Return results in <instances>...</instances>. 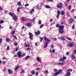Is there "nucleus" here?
I'll return each mask as SVG.
<instances>
[{"mask_svg":"<svg viewBox=\"0 0 76 76\" xmlns=\"http://www.w3.org/2000/svg\"><path fill=\"white\" fill-rule=\"evenodd\" d=\"M6 57H3L2 58V59L3 60H5V59H6Z\"/></svg>","mask_w":76,"mask_h":76,"instance_id":"338daca9","label":"nucleus"},{"mask_svg":"<svg viewBox=\"0 0 76 76\" xmlns=\"http://www.w3.org/2000/svg\"><path fill=\"white\" fill-rule=\"evenodd\" d=\"M43 26H44V25H43V24H41L40 26V28H43Z\"/></svg>","mask_w":76,"mask_h":76,"instance_id":"72a5a7b5","label":"nucleus"},{"mask_svg":"<svg viewBox=\"0 0 76 76\" xmlns=\"http://www.w3.org/2000/svg\"><path fill=\"white\" fill-rule=\"evenodd\" d=\"M48 43L47 42H46L45 44V45L44 47V48H45L47 47V45H48Z\"/></svg>","mask_w":76,"mask_h":76,"instance_id":"aec40b11","label":"nucleus"},{"mask_svg":"<svg viewBox=\"0 0 76 76\" xmlns=\"http://www.w3.org/2000/svg\"><path fill=\"white\" fill-rule=\"evenodd\" d=\"M25 71H24V70H23V69H22V72H21V73H24Z\"/></svg>","mask_w":76,"mask_h":76,"instance_id":"09e8293b","label":"nucleus"},{"mask_svg":"<svg viewBox=\"0 0 76 76\" xmlns=\"http://www.w3.org/2000/svg\"><path fill=\"white\" fill-rule=\"evenodd\" d=\"M56 17L58 19V18H59V15H57Z\"/></svg>","mask_w":76,"mask_h":76,"instance_id":"4d7b16f0","label":"nucleus"},{"mask_svg":"<svg viewBox=\"0 0 76 76\" xmlns=\"http://www.w3.org/2000/svg\"><path fill=\"white\" fill-rule=\"evenodd\" d=\"M73 22V20L72 18H70L69 21V23H71L72 22Z\"/></svg>","mask_w":76,"mask_h":76,"instance_id":"412c9836","label":"nucleus"},{"mask_svg":"<svg viewBox=\"0 0 76 76\" xmlns=\"http://www.w3.org/2000/svg\"><path fill=\"white\" fill-rule=\"evenodd\" d=\"M13 37H14L15 38V39H17V37H16V36H15V35H13Z\"/></svg>","mask_w":76,"mask_h":76,"instance_id":"49530a36","label":"nucleus"},{"mask_svg":"<svg viewBox=\"0 0 76 76\" xmlns=\"http://www.w3.org/2000/svg\"><path fill=\"white\" fill-rule=\"evenodd\" d=\"M43 39H44V38L43 37H42L40 39V41L41 42H42V40Z\"/></svg>","mask_w":76,"mask_h":76,"instance_id":"c03bdc74","label":"nucleus"},{"mask_svg":"<svg viewBox=\"0 0 76 76\" xmlns=\"http://www.w3.org/2000/svg\"><path fill=\"white\" fill-rule=\"evenodd\" d=\"M35 12V11L34 10V9H32L31 11L30 12V14H31V15H32V12Z\"/></svg>","mask_w":76,"mask_h":76,"instance_id":"a211bd4d","label":"nucleus"},{"mask_svg":"<svg viewBox=\"0 0 76 76\" xmlns=\"http://www.w3.org/2000/svg\"><path fill=\"white\" fill-rule=\"evenodd\" d=\"M35 18H34L32 20V21H34V20H35Z\"/></svg>","mask_w":76,"mask_h":76,"instance_id":"603ef678","label":"nucleus"},{"mask_svg":"<svg viewBox=\"0 0 76 76\" xmlns=\"http://www.w3.org/2000/svg\"><path fill=\"white\" fill-rule=\"evenodd\" d=\"M57 69H55L54 70V72H57Z\"/></svg>","mask_w":76,"mask_h":76,"instance_id":"5fc2aeb1","label":"nucleus"},{"mask_svg":"<svg viewBox=\"0 0 76 76\" xmlns=\"http://www.w3.org/2000/svg\"><path fill=\"white\" fill-rule=\"evenodd\" d=\"M56 26L57 27V28H60V25H59L58 24H57Z\"/></svg>","mask_w":76,"mask_h":76,"instance_id":"ea45409f","label":"nucleus"},{"mask_svg":"<svg viewBox=\"0 0 76 76\" xmlns=\"http://www.w3.org/2000/svg\"><path fill=\"white\" fill-rule=\"evenodd\" d=\"M2 42V39H0V43H1Z\"/></svg>","mask_w":76,"mask_h":76,"instance_id":"bf43d9fd","label":"nucleus"},{"mask_svg":"<svg viewBox=\"0 0 76 76\" xmlns=\"http://www.w3.org/2000/svg\"><path fill=\"white\" fill-rule=\"evenodd\" d=\"M12 18H13V19L14 20H16V19H17V18H16V17L14 16L12 17Z\"/></svg>","mask_w":76,"mask_h":76,"instance_id":"dca6fc26","label":"nucleus"},{"mask_svg":"<svg viewBox=\"0 0 76 76\" xmlns=\"http://www.w3.org/2000/svg\"><path fill=\"white\" fill-rule=\"evenodd\" d=\"M10 49V48H9V46H7V50H9Z\"/></svg>","mask_w":76,"mask_h":76,"instance_id":"8fccbe9b","label":"nucleus"},{"mask_svg":"<svg viewBox=\"0 0 76 76\" xmlns=\"http://www.w3.org/2000/svg\"><path fill=\"white\" fill-rule=\"evenodd\" d=\"M61 15H64V12L63 11H61Z\"/></svg>","mask_w":76,"mask_h":76,"instance_id":"a878e982","label":"nucleus"},{"mask_svg":"<svg viewBox=\"0 0 76 76\" xmlns=\"http://www.w3.org/2000/svg\"><path fill=\"white\" fill-rule=\"evenodd\" d=\"M15 31H13L12 32V35H14V34H15Z\"/></svg>","mask_w":76,"mask_h":76,"instance_id":"c9c22d12","label":"nucleus"},{"mask_svg":"<svg viewBox=\"0 0 76 76\" xmlns=\"http://www.w3.org/2000/svg\"><path fill=\"white\" fill-rule=\"evenodd\" d=\"M61 72V69H59V71L58 72H56L54 74V76H57V75H59L60 73Z\"/></svg>","mask_w":76,"mask_h":76,"instance_id":"f03ea898","label":"nucleus"},{"mask_svg":"<svg viewBox=\"0 0 76 76\" xmlns=\"http://www.w3.org/2000/svg\"><path fill=\"white\" fill-rule=\"evenodd\" d=\"M36 60L38 61H40V58H39V57H37L36 58Z\"/></svg>","mask_w":76,"mask_h":76,"instance_id":"393cba45","label":"nucleus"},{"mask_svg":"<svg viewBox=\"0 0 76 76\" xmlns=\"http://www.w3.org/2000/svg\"><path fill=\"white\" fill-rule=\"evenodd\" d=\"M72 72L73 71V70H72V69H69L67 70V72Z\"/></svg>","mask_w":76,"mask_h":76,"instance_id":"7c9ffc66","label":"nucleus"},{"mask_svg":"<svg viewBox=\"0 0 76 76\" xmlns=\"http://www.w3.org/2000/svg\"><path fill=\"white\" fill-rule=\"evenodd\" d=\"M8 71L10 74H12V73H13V71L12 69H9Z\"/></svg>","mask_w":76,"mask_h":76,"instance_id":"6e6552de","label":"nucleus"},{"mask_svg":"<svg viewBox=\"0 0 76 76\" xmlns=\"http://www.w3.org/2000/svg\"><path fill=\"white\" fill-rule=\"evenodd\" d=\"M62 3H60V5L59 4H57V7L58 8V9H61V8H62Z\"/></svg>","mask_w":76,"mask_h":76,"instance_id":"7ed1b4c3","label":"nucleus"},{"mask_svg":"<svg viewBox=\"0 0 76 76\" xmlns=\"http://www.w3.org/2000/svg\"><path fill=\"white\" fill-rule=\"evenodd\" d=\"M35 71H34V70L32 71V72H31V73L32 75H35Z\"/></svg>","mask_w":76,"mask_h":76,"instance_id":"bb28decb","label":"nucleus"},{"mask_svg":"<svg viewBox=\"0 0 76 76\" xmlns=\"http://www.w3.org/2000/svg\"><path fill=\"white\" fill-rule=\"evenodd\" d=\"M9 15L11 16H12V17L13 16V13L10 12L9 13Z\"/></svg>","mask_w":76,"mask_h":76,"instance_id":"cd10ccee","label":"nucleus"},{"mask_svg":"<svg viewBox=\"0 0 76 76\" xmlns=\"http://www.w3.org/2000/svg\"><path fill=\"white\" fill-rule=\"evenodd\" d=\"M17 4L18 6H21V2H20V1H18L17 2Z\"/></svg>","mask_w":76,"mask_h":76,"instance_id":"4be33fe9","label":"nucleus"},{"mask_svg":"<svg viewBox=\"0 0 76 76\" xmlns=\"http://www.w3.org/2000/svg\"><path fill=\"white\" fill-rule=\"evenodd\" d=\"M22 20L23 21H24V20H25V18H22Z\"/></svg>","mask_w":76,"mask_h":76,"instance_id":"6e6d98bb","label":"nucleus"},{"mask_svg":"<svg viewBox=\"0 0 76 76\" xmlns=\"http://www.w3.org/2000/svg\"><path fill=\"white\" fill-rule=\"evenodd\" d=\"M36 7L37 8V9H38V10H40V9H41V6L39 5H37Z\"/></svg>","mask_w":76,"mask_h":76,"instance_id":"f3484780","label":"nucleus"},{"mask_svg":"<svg viewBox=\"0 0 76 76\" xmlns=\"http://www.w3.org/2000/svg\"><path fill=\"white\" fill-rule=\"evenodd\" d=\"M68 71H67L66 74V76H70V75H71L70 73V72H68Z\"/></svg>","mask_w":76,"mask_h":76,"instance_id":"f8f14e48","label":"nucleus"},{"mask_svg":"<svg viewBox=\"0 0 76 76\" xmlns=\"http://www.w3.org/2000/svg\"><path fill=\"white\" fill-rule=\"evenodd\" d=\"M44 39L45 41H46L47 42H50V40L48 39V38H47V37H44Z\"/></svg>","mask_w":76,"mask_h":76,"instance_id":"423d86ee","label":"nucleus"},{"mask_svg":"<svg viewBox=\"0 0 76 76\" xmlns=\"http://www.w3.org/2000/svg\"><path fill=\"white\" fill-rule=\"evenodd\" d=\"M60 39L62 41H64V40H65V39H64V37H60V38H59V39Z\"/></svg>","mask_w":76,"mask_h":76,"instance_id":"9b49d317","label":"nucleus"},{"mask_svg":"<svg viewBox=\"0 0 76 76\" xmlns=\"http://www.w3.org/2000/svg\"><path fill=\"white\" fill-rule=\"evenodd\" d=\"M30 57V56H27L25 57V60H28V59Z\"/></svg>","mask_w":76,"mask_h":76,"instance_id":"b1692460","label":"nucleus"},{"mask_svg":"<svg viewBox=\"0 0 76 76\" xmlns=\"http://www.w3.org/2000/svg\"><path fill=\"white\" fill-rule=\"evenodd\" d=\"M44 6L45 7L46 9H50V7L48 5H45Z\"/></svg>","mask_w":76,"mask_h":76,"instance_id":"1a4fd4ad","label":"nucleus"},{"mask_svg":"<svg viewBox=\"0 0 76 76\" xmlns=\"http://www.w3.org/2000/svg\"><path fill=\"white\" fill-rule=\"evenodd\" d=\"M60 14V11L58 10L57 11V15H59Z\"/></svg>","mask_w":76,"mask_h":76,"instance_id":"e433bc0d","label":"nucleus"},{"mask_svg":"<svg viewBox=\"0 0 76 76\" xmlns=\"http://www.w3.org/2000/svg\"><path fill=\"white\" fill-rule=\"evenodd\" d=\"M72 58L73 59H76V57H75V55H72Z\"/></svg>","mask_w":76,"mask_h":76,"instance_id":"5701e85b","label":"nucleus"},{"mask_svg":"<svg viewBox=\"0 0 76 76\" xmlns=\"http://www.w3.org/2000/svg\"><path fill=\"white\" fill-rule=\"evenodd\" d=\"M2 62L3 63V64H6V62L5 61H3Z\"/></svg>","mask_w":76,"mask_h":76,"instance_id":"774afa93","label":"nucleus"},{"mask_svg":"<svg viewBox=\"0 0 76 76\" xmlns=\"http://www.w3.org/2000/svg\"><path fill=\"white\" fill-rule=\"evenodd\" d=\"M22 54V53H21V52H20V51H19L18 52L17 55L18 57L20 58L21 57H22V55H21Z\"/></svg>","mask_w":76,"mask_h":76,"instance_id":"20e7f679","label":"nucleus"},{"mask_svg":"<svg viewBox=\"0 0 76 76\" xmlns=\"http://www.w3.org/2000/svg\"><path fill=\"white\" fill-rule=\"evenodd\" d=\"M4 23V21L3 20H1L0 21V23L1 24V23Z\"/></svg>","mask_w":76,"mask_h":76,"instance_id":"4c0bfd02","label":"nucleus"},{"mask_svg":"<svg viewBox=\"0 0 76 76\" xmlns=\"http://www.w3.org/2000/svg\"><path fill=\"white\" fill-rule=\"evenodd\" d=\"M66 55H69V52H67L66 53Z\"/></svg>","mask_w":76,"mask_h":76,"instance_id":"680f3d73","label":"nucleus"},{"mask_svg":"<svg viewBox=\"0 0 76 76\" xmlns=\"http://www.w3.org/2000/svg\"><path fill=\"white\" fill-rule=\"evenodd\" d=\"M35 35H39V34H40V31H37V32H35Z\"/></svg>","mask_w":76,"mask_h":76,"instance_id":"4468645a","label":"nucleus"},{"mask_svg":"<svg viewBox=\"0 0 76 76\" xmlns=\"http://www.w3.org/2000/svg\"><path fill=\"white\" fill-rule=\"evenodd\" d=\"M29 6V4H27L25 5V7H27V6Z\"/></svg>","mask_w":76,"mask_h":76,"instance_id":"79ce46f5","label":"nucleus"},{"mask_svg":"<svg viewBox=\"0 0 76 76\" xmlns=\"http://www.w3.org/2000/svg\"><path fill=\"white\" fill-rule=\"evenodd\" d=\"M6 41H7V42H9V41H12V40H10V39H9V38H6Z\"/></svg>","mask_w":76,"mask_h":76,"instance_id":"6ab92c4d","label":"nucleus"},{"mask_svg":"<svg viewBox=\"0 0 76 76\" xmlns=\"http://www.w3.org/2000/svg\"><path fill=\"white\" fill-rule=\"evenodd\" d=\"M18 68L19 66H16L15 69V70H18Z\"/></svg>","mask_w":76,"mask_h":76,"instance_id":"c756f323","label":"nucleus"},{"mask_svg":"<svg viewBox=\"0 0 76 76\" xmlns=\"http://www.w3.org/2000/svg\"><path fill=\"white\" fill-rule=\"evenodd\" d=\"M14 45L15 46H17V45H18V43H17V42L15 43L14 44Z\"/></svg>","mask_w":76,"mask_h":76,"instance_id":"de8ad7c7","label":"nucleus"},{"mask_svg":"<svg viewBox=\"0 0 76 76\" xmlns=\"http://www.w3.org/2000/svg\"><path fill=\"white\" fill-rule=\"evenodd\" d=\"M44 73H46L47 74V73H48V70H46L44 72Z\"/></svg>","mask_w":76,"mask_h":76,"instance_id":"2f4dec72","label":"nucleus"},{"mask_svg":"<svg viewBox=\"0 0 76 76\" xmlns=\"http://www.w3.org/2000/svg\"><path fill=\"white\" fill-rule=\"evenodd\" d=\"M38 23L39 24V25H40V24H41V20H39V21Z\"/></svg>","mask_w":76,"mask_h":76,"instance_id":"f704fd0d","label":"nucleus"},{"mask_svg":"<svg viewBox=\"0 0 76 76\" xmlns=\"http://www.w3.org/2000/svg\"><path fill=\"white\" fill-rule=\"evenodd\" d=\"M72 29H75V26H72Z\"/></svg>","mask_w":76,"mask_h":76,"instance_id":"052dcab7","label":"nucleus"},{"mask_svg":"<svg viewBox=\"0 0 76 76\" xmlns=\"http://www.w3.org/2000/svg\"><path fill=\"white\" fill-rule=\"evenodd\" d=\"M71 7H71V5H69L68 7L69 10H70V9H71Z\"/></svg>","mask_w":76,"mask_h":76,"instance_id":"a19ab883","label":"nucleus"},{"mask_svg":"<svg viewBox=\"0 0 76 76\" xmlns=\"http://www.w3.org/2000/svg\"><path fill=\"white\" fill-rule=\"evenodd\" d=\"M69 47H73L74 45V44L72 43H70L69 44Z\"/></svg>","mask_w":76,"mask_h":76,"instance_id":"9d476101","label":"nucleus"},{"mask_svg":"<svg viewBox=\"0 0 76 76\" xmlns=\"http://www.w3.org/2000/svg\"><path fill=\"white\" fill-rule=\"evenodd\" d=\"M7 70V69L6 68H4V69L3 71L4 72H5V71H6Z\"/></svg>","mask_w":76,"mask_h":76,"instance_id":"3c124183","label":"nucleus"},{"mask_svg":"<svg viewBox=\"0 0 76 76\" xmlns=\"http://www.w3.org/2000/svg\"><path fill=\"white\" fill-rule=\"evenodd\" d=\"M26 25L28 27H31L32 26V24L31 23H27L26 24Z\"/></svg>","mask_w":76,"mask_h":76,"instance_id":"2eb2a0df","label":"nucleus"},{"mask_svg":"<svg viewBox=\"0 0 76 76\" xmlns=\"http://www.w3.org/2000/svg\"><path fill=\"white\" fill-rule=\"evenodd\" d=\"M66 56H64L63 58H61L60 59H59V61H62L63 63H64V60L66 59Z\"/></svg>","mask_w":76,"mask_h":76,"instance_id":"f257e3e1","label":"nucleus"},{"mask_svg":"<svg viewBox=\"0 0 76 76\" xmlns=\"http://www.w3.org/2000/svg\"><path fill=\"white\" fill-rule=\"evenodd\" d=\"M64 28V26L63 25L61 26V25L60 26L59 29L62 30V29H63Z\"/></svg>","mask_w":76,"mask_h":76,"instance_id":"0eeeda50","label":"nucleus"},{"mask_svg":"<svg viewBox=\"0 0 76 76\" xmlns=\"http://www.w3.org/2000/svg\"><path fill=\"white\" fill-rule=\"evenodd\" d=\"M28 35H29L30 36V37H29L30 39L31 40L32 39V37L34 36V35H32L31 33H29L28 34Z\"/></svg>","mask_w":76,"mask_h":76,"instance_id":"39448f33","label":"nucleus"},{"mask_svg":"<svg viewBox=\"0 0 76 76\" xmlns=\"http://www.w3.org/2000/svg\"><path fill=\"white\" fill-rule=\"evenodd\" d=\"M57 40V39L56 38H54V40L55 41H56Z\"/></svg>","mask_w":76,"mask_h":76,"instance_id":"864d4df0","label":"nucleus"},{"mask_svg":"<svg viewBox=\"0 0 76 76\" xmlns=\"http://www.w3.org/2000/svg\"><path fill=\"white\" fill-rule=\"evenodd\" d=\"M66 39H68V40H69L70 41H71V40H72V39L69 37H66Z\"/></svg>","mask_w":76,"mask_h":76,"instance_id":"58836bf2","label":"nucleus"},{"mask_svg":"<svg viewBox=\"0 0 76 76\" xmlns=\"http://www.w3.org/2000/svg\"><path fill=\"white\" fill-rule=\"evenodd\" d=\"M36 76H38V72H37L36 73Z\"/></svg>","mask_w":76,"mask_h":76,"instance_id":"0e129e2a","label":"nucleus"},{"mask_svg":"<svg viewBox=\"0 0 76 76\" xmlns=\"http://www.w3.org/2000/svg\"><path fill=\"white\" fill-rule=\"evenodd\" d=\"M64 63H60L59 64H59L60 65H63Z\"/></svg>","mask_w":76,"mask_h":76,"instance_id":"473e14b6","label":"nucleus"},{"mask_svg":"<svg viewBox=\"0 0 76 76\" xmlns=\"http://www.w3.org/2000/svg\"><path fill=\"white\" fill-rule=\"evenodd\" d=\"M52 53H55V49H53L52 50Z\"/></svg>","mask_w":76,"mask_h":76,"instance_id":"a18cd8bd","label":"nucleus"},{"mask_svg":"<svg viewBox=\"0 0 76 76\" xmlns=\"http://www.w3.org/2000/svg\"><path fill=\"white\" fill-rule=\"evenodd\" d=\"M53 19H51L50 20V22H52L53 21Z\"/></svg>","mask_w":76,"mask_h":76,"instance_id":"e2e57ef3","label":"nucleus"},{"mask_svg":"<svg viewBox=\"0 0 76 76\" xmlns=\"http://www.w3.org/2000/svg\"><path fill=\"white\" fill-rule=\"evenodd\" d=\"M20 7H18L17 8V12H19V11L20 10Z\"/></svg>","mask_w":76,"mask_h":76,"instance_id":"c85d7f7f","label":"nucleus"},{"mask_svg":"<svg viewBox=\"0 0 76 76\" xmlns=\"http://www.w3.org/2000/svg\"><path fill=\"white\" fill-rule=\"evenodd\" d=\"M74 54H76V50H74Z\"/></svg>","mask_w":76,"mask_h":76,"instance_id":"13d9d810","label":"nucleus"},{"mask_svg":"<svg viewBox=\"0 0 76 76\" xmlns=\"http://www.w3.org/2000/svg\"><path fill=\"white\" fill-rule=\"evenodd\" d=\"M59 33L61 34H63L64 33V31H63L61 29H59Z\"/></svg>","mask_w":76,"mask_h":76,"instance_id":"ddd939ff","label":"nucleus"},{"mask_svg":"<svg viewBox=\"0 0 76 76\" xmlns=\"http://www.w3.org/2000/svg\"><path fill=\"white\" fill-rule=\"evenodd\" d=\"M27 51H29V50H31V48H28L27 49Z\"/></svg>","mask_w":76,"mask_h":76,"instance_id":"69168bd1","label":"nucleus"},{"mask_svg":"<svg viewBox=\"0 0 76 76\" xmlns=\"http://www.w3.org/2000/svg\"><path fill=\"white\" fill-rule=\"evenodd\" d=\"M25 47H29V46L28 45H26L25 46Z\"/></svg>","mask_w":76,"mask_h":76,"instance_id":"37998d69","label":"nucleus"}]
</instances>
